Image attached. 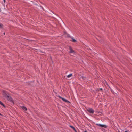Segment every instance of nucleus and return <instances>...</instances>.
<instances>
[{"mask_svg": "<svg viewBox=\"0 0 132 132\" xmlns=\"http://www.w3.org/2000/svg\"><path fill=\"white\" fill-rule=\"evenodd\" d=\"M2 93L3 96L6 98L10 95L9 93L6 91L3 90Z\"/></svg>", "mask_w": 132, "mask_h": 132, "instance_id": "1", "label": "nucleus"}, {"mask_svg": "<svg viewBox=\"0 0 132 132\" xmlns=\"http://www.w3.org/2000/svg\"><path fill=\"white\" fill-rule=\"evenodd\" d=\"M6 98L7 100L10 101L11 103L13 104H14L13 99L9 95V96Z\"/></svg>", "mask_w": 132, "mask_h": 132, "instance_id": "2", "label": "nucleus"}, {"mask_svg": "<svg viewBox=\"0 0 132 132\" xmlns=\"http://www.w3.org/2000/svg\"><path fill=\"white\" fill-rule=\"evenodd\" d=\"M87 111L89 113L93 114L94 112V111L92 108H88V109H87Z\"/></svg>", "mask_w": 132, "mask_h": 132, "instance_id": "3", "label": "nucleus"}, {"mask_svg": "<svg viewBox=\"0 0 132 132\" xmlns=\"http://www.w3.org/2000/svg\"><path fill=\"white\" fill-rule=\"evenodd\" d=\"M80 77L79 78L80 79L82 78V79H83L84 80H87V78H86V77H85L83 76H82L80 75Z\"/></svg>", "mask_w": 132, "mask_h": 132, "instance_id": "4", "label": "nucleus"}, {"mask_svg": "<svg viewBox=\"0 0 132 132\" xmlns=\"http://www.w3.org/2000/svg\"><path fill=\"white\" fill-rule=\"evenodd\" d=\"M61 98L64 101L67 102V103H70V102L69 101H68V100H67L66 99L64 98Z\"/></svg>", "mask_w": 132, "mask_h": 132, "instance_id": "5", "label": "nucleus"}, {"mask_svg": "<svg viewBox=\"0 0 132 132\" xmlns=\"http://www.w3.org/2000/svg\"><path fill=\"white\" fill-rule=\"evenodd\" d=\"M69 48L70 49V51L69 52L70 53H72L73 52H74V51L71 48V47H69Z\"/></svg>", "mask_w": 132, "mask_h": 132, "instance_id": "6", "label": "nucleus"}, {"mask_svg": "<svg viewBox=\"0 0 132 132\" xmlns=\"http://www.w3.org/2000/svg\"><path fill=\"white\" fill-rule=\"evenodd\" d=\"M101 127H104L105 128H107V126L105 125L101 124Z\"/></svg>", "mask_w": 132, "mask_h": 132, "instance_id": "7", "label": "nucleus"}, {"mask_svg": "<svg viewBox=\"0 0 132 132\" xmlns=\"http://www.w3.org/2000/svg\"><path fill=\"white\" fill-rule=\"evenodd\" d=\"M69 126L71 128H72V129H73L75 131V132H77L75 128L74 127H73L71 125H70Z\"/></svg>", "mask_w": 132, "mask_h": 132, "instance_id": "8", "label": "nucleus"}, {"mask_svg": "<svg viewBox=\"0 0 132 132\" xmlns=\"http://www.w3.org/2000/svg\"><path fill=\"white\" fill-rule=\"evenodd\" d=\"M22 109L24 111H27V108L25 106H22Z\"/></svg>", "mask_w": 132, "mask_h": 132, "instance_id": "9", "label": "nucleus"}, {"mask_svg": "<svg viewBox=\"0 0 132 132\" xmlns=\"http://www.w3.org/2000/svg\"><path fill=\"white\" fill-rule=\"evenodd\" d=\"M0 104L2 105L4 107H6L5 105L1 101H0Z\"/></svg>", "mask_w": 132, "mask_h": 132, "instance_id": "10", "label": "nucleus"}, {"mask_svg": "<svg viewBox=\"0 0 132 132\" xmlns=\"http://www.w3.org/2000/svg\"><path fill=\"white\" fill-rule=\"evenodd\" d=\"M71 38L72 39V41L73 42H77V41L76 40H75V39H74L73 37H71Z\"/></svg>", "mask_w": 132, "mask_h": 132, "instance_id": "11", "label": "nucleus"}, {"mask_svg": "<svg viewBox=\"0 0 132 132\" xmlns=\"http://www.w3.org/2000/svg\"><path fill=\"white\" fill-rule=\"evenodd\" d=\"M72 76V74H70L69 75H68L67 76V77L68 78H69L71 77Z\"/></svg>", "mask_w": 132, "mask_h": 132, "instance_id": "12", "label": "nucleus"}, {"mask_svg": "<svg viewBox=\"0 0 132 132\" xmlns=\"http://www.w3.org/2000/svg\"><path fill=\"white\" fill-rule=\"evenodd\" d=\"M67 36L68 37H69V38H71V37H71V36H70V35L68 34H67Z\"/></svg>", "mask_w": 132, "mask_h": 132, "instance_id": "13", "label": "nucleus"}, {"mask_svg": "<svg viewBox=\"0 0 132 132\" xmlns=\"http://www.w3.org/2000/svg\"><path fill=\"white\" fill-rule=\"evenodd\" d=\"M3 25L2 24L0 23V28H2L3 27Z\"/></svg>", "mask_w": 132, "mask_h": 132, "instance_id": "14", "label": "nucleus"}, {"mask_svg": "<svg viewBox=\"0 0 132 132\" xmlns=\"http://www.w3.org/2000/svg\"><path fill=\"white\" fill-rule=\"evenodd\" d=\"M96 125L97 126H100V127H101V124H96Z\"/></svg>", "mask_w": 132, "mask_h": 132, "instance_id": "15", "label": "nucleus"}, {"mask_svg": "<svg viewBox=\"0 0 132 132\" xmlns=\"http://www.w3.org/2000/svg\"><path fill=\"white\" fill-rule=\"evenodd\" d=\"M99 89L101 91H102L103 90V89L102 88H100Z\"/></svg>", "mask_w": 132, "mask_h": 132, "instance_id": "16", "label": "nucleus"}, {"mask_svg": "<svg viewBox=\"0 0 132 132\" xmlns=\"http://www.w3.org/2000/svg\"><path fill=\"white\" fill-rule=\"evenodd\" d=\"M58 97L59 98H62V97H61L60 96H58Z\"/></svg>", "mask_w": 132, "mask_h": 132, "instance_id": "17", "label": "nucleus"}, {"mask_svg": "<svg viewBox=\"0 0 132 132\" xmlns=\"http://www.w3.org/2000/svg\"><path fill=\"white\" fill-rule=\"evenodd\" d=\"M4 3H5V0H3Z\"/></svg>", "mask_w": 132, "mask_h": 132, "instance_id": "18", "label": "nucleus"}, {"mask_svg": "<svg viewBox=\"0 0 132 132\" xmlns=\"http://www.w3.org/2000/svg\"><path fill=\"white\" fill-rule=\"evenodd\" d=\"M0 115L1 116H3V115L1 114V113H0Z\"/></svg>", "mask_w": 132, "mask_h": 132, "instance_id": "19", "label": "nucleus"}, {"mask_svg": "<svg viewBox=\"0 0 132 132\" xmlns=\"http://www.w3.org/2000/svg\"><path fill=\"white\" fill-rule=\"evenodd\" d=\"M125 132H128L127 130H126Z\"/></svg>", "mask_w": 132, "mask_h": 132, "instance_id": "20", "label": "nucleus"}, {"mask_svg": "<svg viewBox=\"0 0 132 132\" xmlns=\"http://www.w3.org/2000/svg\"><path fill=\"white\" fill-rule=\"evenodd\" d=\"M3 34L4 35H5V32Z\"/></svg>", "mask_w": 132, "mask_h": 132, "instance_id": "21", "label": "nucleus"}, {"mask_svg": "<svg viewBox=\"0 0 132 132\" xmlns=\"http://www.w3.org/2000/svg\"><path fill=\"white\" fill-rule=\"evenodd\" d=\"M84 132H87V131H84Z\"/></svg>", "mask_w": 132, "mask_h": 132, "instance_id": "22", "label": "nucleus"}, {"mask_svg": "<svg viewBox=\"0 0 132 132\" xmlns=\"http://www.w3.org/2000/svg\"><path fill=\"white\" fill-rule=\"evenodd\" d=\"M98 90V91H99L98 90Z\"/></svg>", "mask_w": 132, "mask_h": 132, "instance_id": "23", "label": "nucleus"}]
</instances>
